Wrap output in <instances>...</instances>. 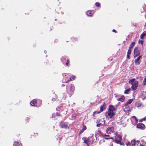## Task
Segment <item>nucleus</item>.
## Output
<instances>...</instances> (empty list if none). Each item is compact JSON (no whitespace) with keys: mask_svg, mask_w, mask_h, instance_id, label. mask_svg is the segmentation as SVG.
Here are the masks:
<instances>
[{"mask_svg":"<svg viewBox=\"0 0 146 146\" xmlns=\"http://www.w3.org/2000/svg\"><path fill=\"white\" fill-rule=\"evenodd\" d=\"M105 142V141L104 139H101L99 142V143L100 145H101L102 143H104Z\"/></svg>","mask_w":146,"mask_h":146,"instance_id":"32","label":"nucleus"},{"mask_svg":"<svg viewBox=\"0 0 146 146\" xmlns=\"http://www.w3.org/2000/svg\"><path fill=\"white\" fill-rule=\"evenodd\" d=\"M62 86H65V85L64 84H63L62 85Z\"/></svg>","mask_w":146,"mask_h":146,"instance_id":"51","label":"nucleus"},{"mask_svg":"<svg viewBox=\"0 0 146 146\" xmlns=\"http://www.w3.org/2000/svg\"><path fill=\"white\" fill-rule=\"evenodd\" d=\"M47 60H46V62H44V63H46H46H47Z\"/></svg>","mask_w":146,"mask_h":146,"instance_id":"52","label":"nucleus"},{"mask_svg":"<svg viewBox=\"0 0 146 146\" xmlns=\"http://www.w3.org/2000/svg\"><path fill=\"white\" fill-rule=\"evenodd\" d=\"M109 146H113V144H111Z\"/></svg>","mask_w":146,"mask_h":146,"instance_id":"49","label":"nucleus"},{"mask_svg":"<svg viewBox=\"0 0 146 146\" xmlns=\"http://www.w3.org/2000/svg\"><path fill=\"white\" fill-rule=\"evenodd\" d=\"M101 120L100 119H98V120L97 121V123H99L100 122Z\"/></svg>","mask_w":146,"mask_h":146,"instance_id":"41","label":"nucleus"},{"mask_svg":"<svg viewBox=\"0 0 146 146\" xmlns=\"http://www.w3.org/2000/svg\"><path fill=\"white\" fill-rule=\"evenodd\" d=\"M101 113V112H100V111H96L94 112L93 114V116H94L96 114H98L100 113Z\"/></svg>","mask_w":146,"mask_h":146,"instance_id":"27","label":"nucleus"},{"mask_svg":"<svg viewBox=\"0 0 146 146\" xmlns=\"http://www.w3.org/2000/svg\"><path fill=\"white\" fill-rule=\"evenodd\" d=\"M56 40V42H57L58 41V40Z\"/></svg>","mask_w":146,"mask_h":146,"instance_id":"54","label":"nucleus"},{"mask_svg":"<svg viewBox=\"0 0 146 146\" xmlns=\"http://www.w3.org/2000/svg\"><path fill=\"white\" fill-rule=\"evenodd\" d=\"M140 54V49L138 47H135L134 50L133 56L134 58H135L138 56Z\"/></svg>","mask_w":146,"mask_h":146,"instance_id":"3","label":"nucleus"},{"mask_svg":"<svg viewBox=\"0 0 146 146\" xmlns=\"http://www.w3.org/2000/svg\"><path fill=\"white\" fill-rule=\"evenodd\" d=\"M145 26H146V22L145 23Z\"/></svg>","mask_w":146,"mask_h":146,"instance_id":"53","label":"nucleus"},{"mask_svg":"<svg viewBox=\"0 0 146 146\" xmlns=\"http://www.w3.org/2000/svg\"><path fill=\"white\" fill-rule=\"evenodd\" d=\"M122 136L118 134L115 136L114 141L116 143L119 144L121 145H123V143L121 142Z\"/></svg>","mask_w":146,"mask_h":146,"instance_id":"2","label":"nucleus"},{"mask_svg":"<svg viewBox=\"0 0 146 146\" xmlns=\"http://www.w3.org/2000/svg\"><path fill=\"white\" fill-rule=\"evenodd\" d=\"M137 87H138L134 86H133V85H132L131 86V88L133 90L135 91L137 89Z\"/></svg>","mask_w":146,"mask_h":146,"instance_id":"25","label":"nucleus"},{"mask_svg":"<svg viewBox=\"0 0 146 146\" xmlns=\"http://www.w3.org/2000/svg\"><path fill=\"white\" fill-rule=\"evenodd\" d=\"M112 32H115V33H117V32L115 30V29H113L112 30Z\"/></svg>","mask_w":146,"mask_h":146,"instance_id":"39","label":"nucleus"},{"mask_svg":"<svg viewBox=\"0 0 146 146\" xmlns=\"http://www.w3.org/2000/svg\"><path fill=\"white\" fill-rule=\"evenodd\" d=\"M132 117H133V118H135V119L136 118V117H135V116H133Z\"/></svg>","mask_w":146,"mask_h":146,"instance_id":"46","label":"nucleus"},{"mask_svg":"<svg viewBox=\"0 0 146 146\" xmlns=\"http://www.w3.org/2000/svg\"><path fill=\"white\" fill-rule=\"evenodd\" d=\"M135 80V79L133 78L129 80L128 82L129 83H131V85H133L134 86L138 87V82Z\"/></svg>","mask_w":146,"mask_h":146,"instance_id":"4","label":"nucleus"},{"mask_svg":"<svg viewBox=\"0 0 146 146\" xmlns=\"http://www.w3.org/2000/svg\"><path fill=\"white\" fill-rule=\"evenodd\" d=\"M143 84L144 86H145L146 85V76H145V78L144 80Z\"/></svg>","mask_w":146,"mask_h":146,"instance_id":"30","label":"nucleus"},{"mask_svg":"<svg viewBox=\"0 0 146 146\" xmlns=\"http://www.w3.org/2000/svg\"><path fill=\"white\" fill-rule=\"evenodd\" d=\"M105 123V121L104 122V123L103 124H102V123H98L96 125V126L98 127H100L101 126H103Z\"/></svg>","mask_w":146,"mask_h":146,"instance_id":"23","label":"nucleus"},{"mask_svg":"<svg viewBox=\"0 0 146 146\" xmlns=\"http://www.w3.org/2000/svg\"><path fill=\"white\" fill-rule=\"evenodd\" d=\"M135 43L134 42H133L130 44L128 50H131V49L133 48V46H134Z\"/></svg>","mask_w":146,"mask_h":146,"instance_id":"15","label":"nucleus"},{"mask_svg":"<svg viewBox=\"0 0 146 146\" xmlns=\"http://www.w3.org/2000/svg\"><path fill=\"white\" fill-rule=\"evenodd\" d=\"M136 144H137V145L139 143V140H137L136 141Z\"/></svg>","mask_w":146,"mask_h":146,"instance_id":"37","label":"nucleus"},{"mask_svg":"<svg viewBox=\"0 0 146 146\" xmlns=\"http://www.w3.org/2000/svg\"><path fill=\"white\" fill-rule=\"evenodd\" d=\"M105 138L106 139H112V138H107V137L106 138Z\"/></svg>","mask_w":146,"mask_h":146,"instance_id":"44","label":"nucleus"},{"mask_svg":"<svg viewBox=\"0 0 146 146\" xmlns=\"http://www.w3.org/2000/svg\"><path fill=\"white\" fill-rule=\"evenodd\" d=\"M84 130H83V129H81L80 130V132H79V135H81V133H82L84 132Z\"/></svg>","mask_w":146,"mask_h":146,"instance_id":"34","label":"nucleus"},{"mask_svg":"<svg viewBox=\"0 0 146 146\" xmlns=\"http://www.w3.org/2000/svg\"><path fill=\"white\" fill-rule=\"evenodd\" d=\"M146 98V96L145 97L144 99H145Z\"/></svg>","mask_w":146,"mask_h":146,"instance_id":"55","label":"nucleus"},{"mask_svg":"<svg viewBox=\"0 0 146 146\" xmlns=\"http://www.w3.org/2000/svg\"><path fill=\"white\" fill-rule=\"evenodd\" d=\"M104 136H108L109 137V135H104Z\"/></svg>","mask_w":146,"mask_h":146,"instance_id":"45","label":"nucleus"},{"mask_svg":"<svg viewBox=\"0 0 146 146\" xmlns=\"http://www.w3.org/2000/svg\"><path fill=\"white\" fill-rule=\"evenodd\" d=\"M114 129V127H111L107 128L106 130V131L108 133L110 134L113 133Z\"/></svg>","mask_w":146,"mask_h":146,"instance_id":"5","label":"nucleus"},{"mask_svg":"<svg viewBox=\"0 0 146 146\" xmlns=\"http://www.w3.org/2000/svg\"><path fill=\"white\" fill-rule=\"evenodd\" d=\"M131 143L132 146H135L136 145V141L135 139H133L131 141Z\"/></svg>","mask_w":146,"mask_h":146,"instance_id":"19","label":"nucleus"},{"mask_svg":"<svg viewBox=\"0 0 146 146\" xmlns=\"http://www.w3.org/2000/svg\"><path fill=\"white\" fill-rule=\"evenodd\" d=\"M137 127L138 128L144 129L145 128V125L142 123H139L137 124Z\"/></svg>","mask_w":146,"mask_h":146,"instance_id":"6","label":"nucleus"},{"mask_svg":"<svg viewBox=\"0 0 146 146\" xmlns=\"http://www.w3.org/2000/svg\"><path fill=\"white\" fill-rule=\"evenodd\" d=\"M53 98L52 99V100L53 101H55L57 98V96L55 94H53Z\"/></svg>","mask_w":146,"mask_h":146,"instance_id":"22","label":"nucleus"},{"mask_svg":"<svg viewBox=\"0 0 146 146\" xmlns=\"http://www.w3.org/2000/svg\"><path fill=\"white\" fill-rule=\"evenodd\" d=\"M143 120H146V116L144 118H143V119H142Z\"/></svg>","mask_w":146,"mask_h":146,"instance_id":"38","label":"nucleus"},{"mask_svg":"<svg viewBox=\"0 0 146 146\" xmlns=\"http://www.w3.org/2000/svg\"><path fill=\"white\" fill-rule=\"evenodd\" d=\"M140 122H141V120H140Z\"/></svg>","mask_w":146,"mask_h":146,"instance_id":"56","label":"nucleus"},{"mask_svg":"<svg viewBox=\"0 0 146 146\" xmlns=\"http://www.w3.org/2000/svg\"><path fill=\"white\" fill-rule=\"evenodd\" d=\"M105 138L106 139H112V138H107V137L106 138Z\"/></svg>","mask_w":146,"mask_h":146,"instance_id":"43","label":"nucleus"},{"mask_svg":"<svg viewBox=\"0 0 146 146\" xmlns=\"http://www.w3.org/2000/svg\"><path fill=\"white\" fill-rule=\"evenodd\" d=\"M89 143H88V144H87V146H89Z\"/></svg>","mask_w":146,"mask_h":146,"instance_id":"47","label":"nucleus"},{"mask_svg":"<svg viewBox=\"0 0 146 146\" xmlns=\"http://www.w3.org/2000/svg\"><path fill=\"white\" fill-rule=\"evenodd\" d=\"M126 145H127V146H130L131 145V143L130 142H127L126 143Z\"/></svg>","mask_w":146,"mask_h":146,"instance_id":"35","label":"nucleus"},{"mask_svg":"<svg viewBox=\"0 0 146 146\" xmlns=\"http://www.w3.org/2000/svg\"><path fill=\"white\" fill-rule=\"evenodd\" d=\"M141 56H139L136 59L134 60V62L136 64L138 65L140 64V63L139 62V60Z\"/></svg>","mask_w":146,"mask_h":146,"instance_id":"11","label":"nucleus"},{"mask_svg":"<svg viewBox=\"0 0 146 146\" xmlns=\"http://www.w3.org/2000/svg\"><path fill=\"white\" fill-rule=\"evenodd\" d=\"M94 12V11L88 10L87 11L86 14L87 15L92 17L93 15Z\"/></svg>","mask_w":146,"mask_h":146,"instance_id":"10","label":"nucleus"},{"mask_svg":"<svg viewBox=\"0 0 146 146\" xmlns=\"http://www.w3.org/2000/svg\"><path fill=\"white\" fill-rule=\"evenodd\" d=\"M37 100L36 99H34L33 100L30 102V104L32 106H36L37 104Z\"/></svg>","mask_w":146,"mask_h":146,"instance_id":"9","label":"nucleus"},{"mask_svg":"<svg viewBox=\"0 0 146 146\" xmlns=\"http://www.w3.org/2000/svg\"><path fill=\"white\" fill-rule=\"evenodd\" d=\"M146 35V33H145L144 32H143V33L141 34L140 36V38L141 39H143V37L145 36Z\"/></svg>","mask_w":146,"mask_h":146,"instance_id":"26","label":"nucleus"},{"mask_svg":"<svg viewBox=\"0 0 146 146\" xmlns=\"http://www.w3.org/2000/svg\"><path fill=\"white\" fill-rule=\"evenodd\" d=\"M125 109H126L125 111H130V108L129 106L128 105H126V104H125Z\"/></svg>","mask_w":146,"mask_h":146,"instance_id":"17","label":"nucleus"},{"mask_svg":"<svg viewBox=\"0 0 146 146\" xmlns=\"http://www.w3.org/2000/svg\"><path fill=\"white\" fill-rule=\"evenodd\" d=\"M135 122L137 123L138 122V119H137L136 118L135 119Z\"/></svg>","mask_w":146,"mask_h":146,"instance_id":"42","label":"nucleus"},{"mask_svg":"<svg viewBox=\"0 0 146 146\" xmlns=\"http://www.w3.org/2000/svg\"><path fill=\"white\" fill-rule=\"evenodd\" d=\"M145 18L146 19V13L145 14Z\"/></svg>","mask_w":146,"mask_h":146,"instance_id":"50","label":"nucleus"},{"mask_svg":"<svg viewBox=\"0 0 146 146\" xmlns=\"http://www.w3.org/2000/svg\"><path fill=\"white\" fill-rule=\"evenodd\" d=\"M133 101V99H130L129 100H128L126 102V103L125 104L126 105H128V104H131Z\"/></svg>","mask_w":146,"mask_h":146,"instance_id":"21","label":"nucleus"},{"mask_svg":"<svg viewBox=\"0 0 146 146\" xmlns=\"http://www.w3.org/2000/svg\"><path fill=\"white\" fill-rule=\"evenodd\" d=\"M140 146H144L143 145H142L141 143H140Z\"/></svg>","mask_w":146,"mask_h":146,"instance_id":"48","label":"nucleus"},{"mask_svg":"<svg viewBox=\"0 0 146 146\" xmlns=\"http://www.w3.org/2000/svg\"><path fill=\"white\" fill-rule=\"evenodd\" d=\"M106 105V104L105 102H104L102 105H101L100 107V112H102L103 111V108Z\"/></svg>","mask_w":146,"mask_h":146,"instance_id":"12","label":"nucleus"},{"mask_svg":"<svg viewBox=\"0 0 146 146\" xmlns=\"http://www.w3.org/2000/svg\"><path fill=\"white\" fill-rule=\"evenodd\" d=\"M71 87L70 88V91L71 92H72L74 90V86L72 84H71Z\"/></svg>","mask_w":146,"mask_h":146,"instance_id":"20","label":"nucleus"},{"mask_svg":"<svg viewBox=\"0 0 146 146\" xmlns=\"http://www.w3.org/2000/svg\"><path fill=\"white\" fill-rule=\"evenodd\" d=\"M139 42L142 45L143 44V41L142 40H139Z\"/></svg>","mask_w":146,"mask_h":146,"instance_id":"36","label":"nucleus"},{"mask_svg":"<svg viewBox=\"0 0 146 146\" xmlns=\"http://www.w3.org/2000/svg\"><path fill=\"white\" fill-rule=\"evenodd\" d=\"M82 139L84 140L83 143L86 144H88V143H90V138L89 137L86 138L85 137H83L82 138Z\"/></svg>","mask_w":146,"mask_h":146,"instance_id":"7","label":"nucleus"},{"mask_svg":"<svg viewBox=\"0 0 146 146\" xmlns=\"http://www.w3.org/2000/svg\"><path fill=\"white\" fill-rule=\"evenodd\" d=\"M76 77L75 76H72L70 77V80L72 81L74 80Z\"/></svg>","mask_w":146,"mask_h":146,"instance_id":"28","label":"nucleus"},{"mask_svg":"<svg viewBox=\"0 0 146 146\" xmlns=\"http://www.w3.org/2000/svg\"><path fill=\"white\" fill-rule=\"evenodd\" d=\"M13 146H22V144L19 142L18 141H15L14 142L13 145Z\"/></svg>","mask_w":146,"mask_h":146,"instance_id":"13","label":"nucleus"},{"mask_svg":"<svg viewBox=\"0 0 146 146\" xmlns=\"http://www.w3.org/2000/svg\"><path fill=\"white\" fill-rule=\"evenodd\" d=\"M131 50H128L127 53V59H129L130 57H129V55L131 54Z\"/></svg>","mask_w":146,"mask_h":146,"instance_id":"16","label":"nucleus"},{"mask_svg":"<svg viewBox=\"0 0 146 146\" xmlns=\"http://www.w3.org/2000/svg\"><path fill=\"white\" fill-rule=\"evenodd\" d=\"M96 5L97 7H99L100 5V3L98 2H97L95 3V4Z\"/></svg>","mask_w":146,"mask_h":146,"instance_id":"31","label":"nucleus"},{"mask_svg":"<svg viewBox=\"0 0 146 146\" xmlns=\"http://www.w3.org/2000/svg\"><path fill=\"white\" fill-rule=\"evenodd\" d=\"M59 126L61 128H64L66 129L68 127V125L66 123H64L62 122H61Z\"/></svg>","mask_w":146,"mask_h":146,"instance_id":"8","label":"nucleus"},{"mask_svg":"<svg viewBox=\"0 0 146 146\" xmlns=\"http://www.w3.org/2000/svg\"><path fill=\"white\" fill-rule=\"evenodd\" d=\"M115 108L112 105H110L108 111L105 113V116L106 118H112L115 114L114 112L115 111Z\"/></svg>","mask_w":146,"mask_h":146,"instance_id":"1","label":"nucleus"},{"mask_svg":"<svg viewBox=\"0 0 146 146\" xmlns=\"http://www.w3.org/2000/svg\"><path fill=\"white\" fill-rule=\"evenodd\" d=\"M141 104L137 102L136 103V106L137 107H140L141 106Z\"/></svg>","mask_w":146,"mask_h":146,"instance_id":"29","label":"nucleus"},{"mask_svg":"<svg viewBox=\"0 0 146 146\" xmlns=\"http://www.w3.org/2000/svg\"><path fill=\"white\" fill-rule=\"evenodd\" d=\"M63 60L65 61L67 60V62L65 63V64L66 66H68L70 65V64H69V60L68 59L67 60L66 58H63Z\"/></svg>","mask_w":146,"mask_h":146,"instance_id":"18","label":"nucleus"},{"mask_svg":"<svg viewBox=\"0 0 146 146\" xmlns=\"http://www.w3.org/2000/svg\"><path fill=\"white\" fill-rule=\"evenodd\" d=\"M125 98L124 96H122L121 98H118L117 99L118 101L123 102L125 100Z\"/></svg>","mask_w":146,"mask_h":146,"instance_id":"14","label":"nucleus"},{"mask_svg":"<svg viewBox=\"0 0 146 146\" xmlns=\"http://www.w3.org/2000/svg\"><path fill=\"white\" fill-rule=\"evenodd\" d=\"M71 80H70V79L69 80H67V81H66V82H65V83H68Z\"/></svg>","mask_w":146,"mask_h":146,"instance_id":"40","label":"nucleus"},{"mask_svg":"<svg viewBox=\"0 0 146 146\" xmlns=\"http://www.w3.org/2000/svg\"><path fill=\"white\" fill-rule=\"evenodd\" d=\"M82 129L83 130H86L87 129V127L86 125H84V124H83V126L82 127Z\"/></svg>","mask_w":146,"mask_h":146,"instance_id":"33","label":"nucleus"},{"mask_svg":"<svg viewBox=\"0 0 146 146\" xmlns=\"http://www.w3.org/2000/svg\"><path fill=\"white\" fill-rule=\"evenodd\" d=\"M131 88H129L128 89L125 90L124 92V93L125 94H128V92L131 90Z\"/></svg>","mask_w":146,"mask_h":146,"instance_id":"24","label":"nucleus"}]
</instances>
